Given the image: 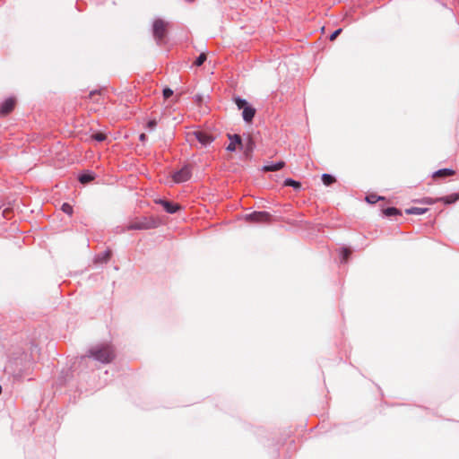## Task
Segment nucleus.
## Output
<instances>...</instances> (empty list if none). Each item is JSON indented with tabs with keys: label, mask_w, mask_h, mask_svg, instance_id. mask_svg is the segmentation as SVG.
Segmentation results:
<instances>
[{
	"label": "nucleus",
	"mask_w": 459,
	"mask_h": 459,
	"mask_svg": "<svg viewBox=\"0 0 459 459\" xmlns=\"http://www.w3.org/2000/svg\"><path fill=\"white\" fill-rule=\"evenodd\" d=\"M116 357L114 347L110 344H97L89 349L82 359L91 358L103 364L110 363Z\"/></svg>",
	"instance_id": "1"
},
{
	"label": "nucleus",
	"mask_w": 459,
	"mask_h": 459,
	"mask_svg": "<svg viewBox=\"0 0 459 459\" xmlns=\"http://www.w3.org/2000/svg\"><path fill=\"white\" fill-rule=\"evenodd\" d=\"M169 27L170 22H166L161 18L154 19L152 27V33L157 45L163 46L167 43L166 38Z\"/></svg>",
	"instance_id": "2"
},
{
	"label": "nucleus",
	"mask_w": 459,
	"mask_h": 459,
	"mask_svg": "<svg viewBox=\"0 0 459 459\" xmlns=\"http://www.w3.org/2000/svg\"><path fill=\"white\" fill-rule=\"evenodd\" d=\"M186 137L189 142L197 141L201 144V147H207L215 140L214 134L204 130L189 132Z\"/></svg>",
	"instance_id": "3"
},
{
	"label": "nucleus",
	"mask_w": 459,
	"mask_h": 459,
	"mask_svg": "<svg viewBox=\"0 0 459 459\" xmlns=\"http://www.w3.org/2000/svg\"><path fill=\"white\" fill-rule=\"evenodd\" d=\"M157 227V221L153 218L143 217L138 221L131 222L127 226V230H150Z\"/></svg>",
	"instance_id": "4"
},
{
	"label": "nucleus",
	"mask_w": 459,
	"mask_h": 459,
	"mask_svg": "<svg viewBox=\"0 0 459 459\" xmlns=\"http://www.w3.org/2000/svg\"><path fill=\"white\" fill-rule=\"evenodd\" d=\"M246 221L252 223H268L271 221L272 215L268 212H253L246 214Z\"/></svg>",
	"instance_id": "5"
},
{
	"label": "nucleus",
	"mask_w": 459,
	"mask_h": 459,
	"mask_svg": "<svg viewBox=\"0 0 459 459\" xmlns=\"http://www.w3.org/2000/svg\"><path fill=\"white\" fill-rule=\"evenodd\" d=\"M191 176L192 172L190 166L185 165L179 170H177L173 173L172 178L176 183H183L189 180Z\"/></svg>",
	"instance_id": "6"
},
{
	"label": "nucleus",
	"mask_w": 459,
	"mask_h": 459,
	"mask_svg": "<svg viewBox=\"0 0 459 459\" xmlns=\"http://www.w3.org/2000/svg\"><path fill=\"white\" fill-rule=\"evenodd\" d=\"M156 204L162 205L164 210L170 214L176 213L180 209L179 204L163 199L157 200Z\"/></svg>",
	"instance_id": "7"
},
{
	"label": "nucleus",
	"mask_w": 459,
	"mask_h": 459,
	"mask_svg": "<svg viewBox=\"0 0 459 459\" xmlns=\"http://www.w3.org/2000/svg\"><path fill=\"white\" fill-rule=\"evenodd\" d=\"M15 100L13 98L6 99L0 105V116H6L11 113L14 108Z\"/></svg>",
	"instance_id": "8"
},
{
	"label": "nucleus",
	"mask_w": 459,
	"mask_h": 459,
	"mask_svg": "<svg viewBox=\"0 0 459 459\" xmlns=\"http://www.w3.org/2000/svg\"><path fill=\"white\" fill-rule=\"evenodd\" d=\"M229 139L230 140V144L227 146V151L229 152H234L236 151V145H242V139L241 136L235 134H229Z\"/></svg>",
	"instance_id": "9"
},
{
	"label": "nucleus",
	"mask_w": 459,
	"mask_h": 459,
	"mask_svg": "<svg viewBox=\"0 0 459 459\" xmlns=\"http://www.w3.org/2000/svg\"><path fill=\"white\" fill-rule=\"evenodd\" d=\"M285 166L284 161H277V162H267L264 167L263 170L269 172V171H278L281 169Z\"/></svg>",
	"instance_id": "10"
},
{
	"label": "nucleus",
	"mask_w": 459,
	"mask_h": 459,
	"mask_svg": "<svg viewBox=\"0 0 459 459\" xmlns=\"http://www.w3.org/2000/svg\"><path fill=\"white\" fill-rule=\"evenodd\" d=\"M255 115V109L248 105L242 110V117L244 121L249 123L253 120L254 117Z\"/></svg>",
	"instance_id": "11"
},
{
	"label": "nucleus",
	"mask_w": 459,
	"mask_h": 459,
	"mask_svg": "<svg viewBox=\"0 0 459 459\" xmlns=\"http://www.w3.org/2000/svg\"><path fill=\"white\" fill-rule=\"evenodd\" d=\"M94 178H95V174L91 171L83 172V173L80 174L78 177L79 182L83 185L91 182L92 180H94Z\"/></svg>",
	"instance_id": "12"
},
{
	"label": "nucleus",
	"mask_w": 459,
	"mask_h": 459,
	"mask_svg": "<svg viewBox=\"0 0 459 459\" xmlns=\"http://www.w3.org/2000/svg\"><path fill=\"white\" fill-rule=\"evenodd\" d=\"M455 174V171L452 169H441L434 172L433 178H446Z\"/></svg>",
	"instance_id": "13"
},
{
	"label": "nucleus",
	"mask_w": 459,
	"mask_h": 459,
	"mask_svg": "<svg viewBox=\"0 0 459 459\" xmlns=\"http://www.w3.org/2000/svg\"><path fill=\"white\" fill-rule=\"evenodd\" d=\"M459 199V194L454 193L446 196L438 197L439 202L444 203L445 204H451L455 203Z\"/></svg>",
	"instance_id": "14"
},
{
	"label": "nucleus",
	"mask_w": 459,
	"mask_h": 459,
	"mask_svg": "<svg viewBox=\"0 0 459 459\" xmlns=\"http://www.w3.org/2000/svg\"><path fill=\"white\" fill-rule=\"evenodd\" d=\"M429 211L428 208H421V207H411L405 210L406 214H416V215H421L426 213Z\"/></svg>",
	"instance_id": "15"
},
{
	"label": "nucleus",
	"mask_w": 459,
	"mask_h": 459,
	"mask_svg": "<svg viewBox=\"0 0 459 459\" xmlns=\"http://www.w3.org/2000/svg\"><path fill=\"white\" fill-rule=\"evenodd\" d=\"M284 186H291L295 190H299L301 188V184L299 181H296L292 178H286L283 182Z\"/></svg>",
	"instance_id": "16"
},
{
	"label": "nucleus",
	"mask_w": 459,
	"mask_h": 459,
	"mask_svg": "<svg viewBox=\"0 0 459 459\" xmlns=\"http://www.w3.org/2000/svg\"><path fill=\"white\" fill-rule=\"evenodd\" d=\"M384 214L387 217L401 215L402 212L395 207H388L383 211Z\"/></svg>",
	"instance_id": "17"
},
{
	"label": "nucleus",
	"mask_w": 459,
	"mask_h": 459,
	"mask_svg": "<svg viewBox=\"0 0 459 459\" xmlns=\"http://www.w3.org/2000/svg\"><path fill=\"white\" fill-rule=\"evenodd\" d=\"M414 202L421 204H429V205H431V204H434L439 202V200H438V198L423 197L421 199L415 200Z\"/></svg>",
	"instance_id": "18"
},
{
	"label": "nucleus",
	"mask_w": 459,
	"mask_h": 459,
	"mask_svg": "<svg viewBox=\"0 0 459 459\" xmlns=\"http://www.w3.org/2000/svg\"><path fill=\"white\" fill-rule=\"evenodd\" d=\"M351 254V250L348 247H342L341 248V262L346 263L348 258L350 257Z\"/></svg>",
	"instance_id": "19"
},
{
	"label": "nucleus",
	"mask_w": 459,
	"mask_h": 459,
	"mask_svg": "<svg viewBox=\"0 0 459 459\" xmlns=\"http://www.w3.org/2000/svg\"><path fill=\"white\" fill-rule=\"evenodd\" d=\"M322 181H323L324 185L328 186L335 182V178L333 176L325 173L322 175Z\"/></svg>",
	"instance_id": "20"
},
{
	"label": "nucleus",
	"mask_w": 459,
	"mask_h": 459,
	"mask_svg": "<svg viewBox=\"0 0 459 459\" xmlns=\"http://www.w3.org/2000/svg\"><path fill=\"white\" fill-rule=\"evenodd\" d=\"M110 256H111V251L106 250L102 254H100L97 256V261L101 262V263H106L109 260Z\"/></svg>",
	"instance_id": "21"
},
{
	"label": "nucleus",
	"mask_w": 459,
	"mask_h": 459,
	"mask_svg": "<svg viewBox=\"0 0 459 459\" xmlns=\"http://www.w3.org/2000/svg\"><path fill=\"white\" fill-rule=\"evenodd\" d=\"M234 100L238 109L243 110L246 107L249 105L245 99H242L240 97H236Z\"/></svg>",
	"instance_id": "22"
},
{
	"label": "nucleus",
	"mask_w": 459,
	"mask_h": 459,
	"mask_svg": "<svg viewBox=\"0 0 459 459\" xmlns=\"http://www.w3.org/2000/svg\"><path fill=\"white\" fill-rule=\"evenodd\" d=\"M206 58H207L206 54L201 53L195 59L194 65L196 66H201L205 62Z\"/></svg>",
	"instance_id": "23"
},
{
	"label": "nucleus",
	"mask_w": 459,
	"mask_h": 459,
	"mask_svg": "<svg viewBox=\"0 0 459 459\" xmlns=\"http://www.w3.org/2000/svg\"><path fill=\"white\" fill-rule=\"evenodd\" d=\"M61 210H62L65 213H66V214H68V215H70V216L73 214V212H74L72 205H70V204H67V203H64V204H62V206H61Z\"/></svg>",
	"instance_id": "24"
},
{
	"label": "nucleus",
	"mask_w": 459,
	"mask_h": 459,
	"mask_svg": "<svg viewBox=\"0 0 459 459\" xmlns=\"http://www.w3.org/2000/svg\"><path fill=\"white\" fill-rule=\"evenodd\" d=\"M107 138L106 134L103 133H95L91 135V139L97 141V142H103Z\"/></svg>",
	"instance_id": "25"
},
{
	"label": "nucleus",
	"mask_w": 459,
	"mask_h": 459,
	"mask_svg": "<svg viewBox=\"0 0 459 459\" xmlns=\"http://www.w3.org/2000/svg\"><path fill=\"white\" fill-rule=\"evenodd\" d=\"M383 199L380 196H377L375 195H370L366 197V200L370 204H376L378 200Z\"/></svg>",
	"instance_id": "26"
},
{
	"label": "nucleus",
	"mask_w": 459,
	"mask_h": 459,
	"mask_svg": "<svg viewBox=\"0 0 459 459\" xmlns=\"http://www.w3.org/2000/svg\"><path fill=\"white\" fill-rule=\"evenodd\" d=\"M164 99H169L173 95V91L170 88H165L162 91Z\"/></svg>",
	"instance_id": "27"
},
{
	"label": "nucleus",
	"mask_w": 459,
	"mask_h": 459,
	"mask_svg": "<svg viewBox=\"0 0 459 459\" xmlns=\"http://www.w3.org/2000/svg\"><path fill=\"white\" fill-rule=\"evenodd\" d=\"M342 32V29L335 30L330 36L329 40L333 41Z\"/></svg>",
	"instance_id": "28"
},
{
	"label": "nucleus",
	"mask_w": 459,
	"mask_h": 459,
	"mask_svg": "<svg viewBox=\"0 0 459 459\" xmlns=\"http://www.w3.org/2000/svg\"><path fill=\"white\" fill-rule=\"evenodd\" d=\"M157 126V121L155 119H152L148 122L147 127L151 130L154 129Z\"/></svg>",
	"instance_id": "29"
},
{
	"label": "nucleus",
	"mask_w": 459,
	"mask_h": 459,
	"mask_svg": "<svg viewBox=\"0 0 459 459\" xmlns=\"http://www.w3.org/2000/svg\"><path fill=\"white\" fill-rule=\"evenodd\" d=\"M139 140L142 142V143H144L146 140H147V136L145 134H141L139 135Z\"/></svg>",
	"instance_id": "30"
}]
</instances>
